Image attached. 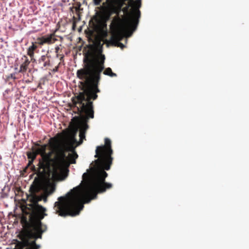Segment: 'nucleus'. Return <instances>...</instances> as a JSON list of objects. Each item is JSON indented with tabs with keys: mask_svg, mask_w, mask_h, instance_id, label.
I'll return each instance as SVG.
<instances>
[{
	"mask_svg": "<svg viewBox=\"0 0 249 249\" xmlns=\"http://www.w3.org/2000/svg\"><path fill=\"white\" fill-rule=\"evenodd\" d=\"M94 165L87 170L82 176L85 185H80L71 189L65 196H60L54 203L55 213L61 216H75L89 203L97 198V194L105 192L112 187V184L105 181L108 170L112 163L111 142L105 138V145L98 146L95 150Z\"/></svg>",
	"mask_w": 249,
	"mask_h": 249,
	"instance_id": "f257e3e1",
	"label": "nucleus"
},
{
	"mask_svg": "<svg viewBox=\"0 0 249 249\" xmlns=\"http://www.w3.org/2000/svg\"><path fill=\"white\" fill-rule=\"evenodd\" d=\"M105 56L101 51L97 52L92 46L84 55L83 68L77 70V77L82 80L80 82L82 91L72 98L74 106L80 114H84L83 120L80 125L79 137L81 144L85 139V134L89 128L88 120L94 118L93 102L98 98L100 92L98 88L101 80V73L105 69Z\"/></svg>",
	"mask_w": 249,
	"mask_h": 249,
	"instance_id": "f03ea898",
	"label": "nucleus"
},
{
	"mask_svg": "<svg viewBox=\"0 0 249 249\" xmlns=\"http://www.w3.org/2000/svg\"><path fill=\"white\" fill-rule=\"evenodd\" d=\"M45 208L37 204L33 208V211L30 215L27 227L18 235L21 241H17L16 245L17 249H28L30 239L42 238V233L47 230L46 225H43L41 221L47 215L45 213Z\"/></svg>",
	"mask_w": 249,
	"mask_h": 249,
	"instance_id": "7ed1b4c3",
	"label": "nucleus"
},
{
	"mask_svg": "<svg viewBox=\"0 0 249 249\" xmlns=\"http://www.w3.org/2000/svg\"><path fill=\"white\" fill-rule=\"evenodd\" d=\"M142 6L141 0H135L133 3H128L122 10L124 13H128L129 7H131L132 18L129 20L127 19H122L118 15L115 16L111 22V27L114 29L112 34V38L115 41H120L125 36L129 37L131 36L137 27L139 19L140 18L141 12L139 9Z\"/></svg>",
	"mask_w": 249,
	"mask_h": 249,
	"instance_id": "20e7f679",
	"label": "nucleus"
},
{
	"mask_svg": "<svg viewBox=\"0 0 249 249\" xmlns=\"http://www.w3.org/2000/svg\"><path fill=\"white\" fill-rule=\"evenodd\" d=\"M38 166L37 171L36 172L37 177L35 178L33 182L35 185L32 186L30 189L31 193L33 195L30 200L33 203L32 205V212L33 211V208L35 206L36 204L39 205L38 204V200L35 194L39 191L42 182L44 180L49 178L51 175L53 176H59L58 174L54 172L55 171L53 167H50L49 168H47V167L40 168V166Z\"/></svg>",
	"mask_w": 249,
	"mask_h": 249,
	"instance_id": "39448f33",
	"label": "nucleus"
},
{
	"mask_svg": "<svg viewBox=\"0 0 249 249\" xmlns=\"http://www.w3.org/2000/svg\"><path fill=\"white\" fill-rule=\"evenodd\" d=\"M76 152L69 153L67 157L63 149H58L55 151V160L53 168L54 172L59 176H62V179L66 177L64 172V166H69L70 164H75L76 159L78 158Z\"/></svg>",
	"mask_w": 249,
	"mask_h": 249,
	"instance_id": "423d86ee",
	"label": "nucleus"
},
{
	"mask_svg": "<svg viewBox=\"0 0 249 249\" xmlns=\"http://www.w3.org/2000/svg\"><path fill=\"white\" fill-rule=\"evenodd\" d=\"M53 142H50V146L52 150L46 153V151L48 147L47 144L39 145L37 144L39 146L36 152L37 154H39L41 158L39 159L38 165L40 166V168L49 167H53L55 160V150L52 146V144H56L54 141H52Z\"/></svg>",
	"mask_w": 249,
	"mask_h": 249,
	"instance_id": "0eeeda50",
	"label": "nucleus"
},
{
	"mask_svg": "<svg viewBox=\"0 0 249 249\" xmlns=\"http://www.w3.org/2000/svg\"><path fill=\"white\" fill-rule=\"evenodd\" d=\"M77 131V128L74 126L68 132H64L63 133L58 134V137L52 138L51 139V140L54 141L57 144L60 142L78 143L75 138Z\"/></svg>",
	"mask_w": 249,
	"mask_h": 249,
	"instance_id": "6e6552de",
	"label": "nucleus"
},
{
	"mask_svg": "<svg viewBox=\"0 0 249 249\" xmlns=\"http://www.w3.org/2000/svg\"><path fill=\"white\" fill-rule=\"evenodd\" d=\"M80 144V143H73V142H60L56 144H52V146L55 150V151L58 150V149H63L64 152L66 151H70L71 153L76 152L75 149L76 146Z\"/></svg>",
	"mask_w": 249,
	"mask_h": 249,
	"instance_id": "1a4fd4ad",
	"label": "nucleus"
},
{
	"mask_svg": "<svg viewBox=\"0 0 249 249\" xmlns=\"http://www.w3.org/2000/svg\"><path fill=\"white\" fill-rule=\"evenodd\" d=\"M55 32H53V33L48 34L45 36H42L40 37H38L36 39V43L40 45H43L44 44H52L57 40L56 38Z\"/></svg>",
	"mask_w": 249,
	"mask_h": 249,
	"instance_id": "9d476101",
	"label": "nucleus"
},
{
	"mask_svg": "<svg viewBox=\"0 0 249 249\" xmlns=\"http://www.w3.org/2000/svg\"><path fill=\"white\" fill-rule=\"evenodd\" d=\"M92 25L94 30L98 33L106 32V22L102 18L95 17L93 19Z\"/></svg>",
	"mask_w": 249,
	"mask_h": 249,
	"instance_id": "9b49d317",
	"label": "nucleus"
},
{
	"mask_svg": "<svg viewBox=\"0 0 249 249\" xmlns=\"http://www.w3.org/2000/svg\"><path fill=\"white\" fill-rule=\"evenodd\" d=\"M51 55L48 51L45 55H43L38 60V67L40 69H44L51 65L50 59Z\"/></svg>",
	"mask_w": 249,
	"mask_h": 249,
	"instance_id": "f8f14e48",
	"label": "nucleus"
},
{
	"mask_svg": "<svg viewBox=\"0 0 249 249\" xmlns=\"http://www.w3.org/2000/svg\"><path fill=\"white\" fill-rule=\"evenodd\" d=\"M21 60V64L20 65V69L18 71V72L24 73L26 72L31 61L29 60L28 57L25 55L22 56Z\"/></svg>",
	"mask_w": 249,
	"mask_h": 249,
	"instance_id": "ddd939ff",
	"label": "nucleus"
},
{
	"mask_svg": "<svg viewBox=\"0 0 249 249\" xmlns=\"http://www.w3.org/2000/svg\"><path fill=\"white\" fill-rule=\"evenodd\" d=\"M55 190V185L54 183L48 182L46 184L44 190L45 197L44 198V201H46L47 200V197L53 194Z\"/></svg>",
	"mask_w": 249,
	"mask_h": 249,
	"instance_id": "4468645a",
	"label": "nucleus"
},
{
	"mask_svg": "<svg viewBox=\"0 0 249 249\" xmlns=\"http://www.w3.org/2000/svg\"><path fill=\"white\" fill-rule=\"evenodd\" d=\"M36 44H37L36 42H33L32 44V45L30 46L27 49V54L31 58H32L34 56L35 54V51L37 49V47L36 45Z\"/></svg>",
	"mask_w": 249,
	"mask_h": 249,
	"instance_id": "2eb2a0df",
	"label": "nucleus"
},
{
	"mask_svg": "<svg viewBox=\"0 0 249 249\" xmlns=\"http://www.w3.org/2000/svg\"><path fill=\"white\" fill-rule=\"evenodd\" d=\"M126 0H117V9L115 10L114 13L117 15H119V12L121 11L123 6L125 4Z\"/></svg>",
	"mask_w": 249,
	"mask_h": 249,
	"instance_id": "dca6fc26",
	"label": "nucleus"
},
{
	"mask_svg": "<svg viewBox=\"0 0 249 249\" xmlns=\"http://www.w3.org/2000/svg\"><path fill=\"white\" fill-rule=\"evenodd\" d=\"M103 73L105 75H108L110 77H115L117 74L112 71V70L110 68H107L104 71Z\"/></svg>",
	"mask_w": 249,
	"mask_h": 249,
	"instance_id": "f3484780",
	"label": "nucleus"
},
{
	"mask_svg": "<svg viewBox=\"0 0 249 249\" xmlns=\"http://www.w3.org/2000/svg\"><path fill=\"white\" fill-rule=\"evenodd\" d=\"M37 153L36 152H29L27 154V157L30 160H34L36 157Z\"/></svg>",
	"mask_w": 249,
	"mask_h": 249,
	"instance_id": "a211bd4d",
	"label": "nucleus"
},
{
	"mask_svg": "<svg viewBox=\"0 0 249 249\" xmlns=\"http://www.w3.org/2000/svg\"><path fill=\"white\" fill-rule=\"evenodd\" d=\"M34 160H30L29 161L28 166H31L32 167V170L34 172H36L37 171V169H36L34 165H33Z\"/></svg>",
	"mask_w": 249,
	"mask_h": 249,
	"instance_id": "6ab92c4d",
	"label": "nucleus"
},
{
	"mask_svg": "<svg viewBox=\"0 0 249 249\" xmlns=\"http://www.w3.org/2000/svg\"><path fill=\"white\" fill-rule=\"evenodd\" d=\"M36 239H35L34 241H31V242H29V249H32L35 246H36Z\"/></svg>",
	"mask_w": 249,
	"mask_h": 249,
	"instance_id": "aec40b11",
	"label": "nucleus"
},
{
	"mask_svg": "<svg viewBox=\"0 0 249 249\" xmlns=\"http://www.w3.org/2000/svg\"><path fill=\"white\" fill-rule=\"evenodd\" d=\"M60 64V63H59L57 66L55 67V68L53 69L52 70L53 72H55L58 71Z\"/></svg>",
	"mask_w": 249,
	"mask_h": 249,
	"instance_id": "412c9836",
	"label": "nucleus"
},
{
	"mask_svg": "<svg viewBox=\"0 0 249 249\" xmlns=\"http://www.w3.org/2000/svg\"><path fill=\"white\" fill-rule=\"evenodd\" d=\"M8 78H9V79L11 78V79H15L16 77H15V73L10 74V75L8 76Z\"/></svg>",
	"mask_w": 249,
	"mask_h": 249,
	"instance_id": "4be33fe9",
	"label": "nucleus"
},
{
	"mask_svg": "<svg viewBox=\"0 0 249 249\" xmlns=\"http://www.w3.org/2000/svg\"><path fill=\"white\" fill-rule=\"evenodd\" d=\"M93 1L96 5H98L100 4L101 0H93Z\"/></svg>",
	"mask_w": 249,
	"mask_h": 249,
	"instance_id": "5701e85b",
	"label": "nucleus"
},
{
	"mask_svg": "<svg viewBox=\"0 0 249 249\" xmlns=\"http://www.w3.org/2000/svg\"><path fill=\"white\" fill-rule=\"evenodd\" d=\"M59 49H60V48H59V46L56 47L55 48V53H57L58 52V51L59 50Z\"/></svg>",
	"mask_w": 249,
	"mask_h": 249,
	"instance_id": "b1692460",
	"label": "nucleus"
},
{
	"mask_svg": "<svg viewBox=\"0 0 249 249\" xmlns=\"http://www.w3.org/2000/svg\"><path fill=\"white\" fill-rule=\"evenodd\" d=\"M118 46H120L121 47H123L124 46V45L122 43H120V42L119 43V45Z\"/></svg>",
	"mask_w": 249,
	"mask_h": 249,
	"instance_id": "393cba45",
	"label": "nucleus"
},
{
	"mask_svg": "<svg viewBox=\"0 0 249 249\" xmlns=\"http://www.w3.org/2000/svg\"><path fill=\"white\" fill-rule=\"evenodd\" d=\"M63 56H61V58H60V60H61L62 59H63Z\"/></svg>",
	"mask_w": 249,
	"mask_h": 249,
	"instance_id": "a878e982",
	"label": "nucleus"
}]
</instances>
